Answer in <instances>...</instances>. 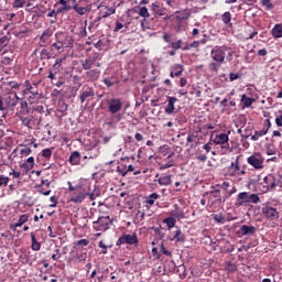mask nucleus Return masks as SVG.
<instances>
[{"instance_id":"1","label":"nucleus","mask_w":282,"mask_h":282,"mask_svg":"<svg viewBox=\"0 0 282 282\" xmlns=\"http://www.w3.org/2000/svg\"><path fill=\"white\" fill-rule=\"evenodd\" d=\"M212 58L216 63L210 64L212 72H217L225 61H232V50L228 46H219L212 50Z\"/></svg>"},{"instance_id":"2","label":"nucleus","mask_w":282,"mask_h":282,"mask_svg":"<svg viewBox=\"0 0 282 282\" xmlns=\"http://www.w3.org/2000/svg\"><path fill=\"white\" fill-rule=\"evenodd\" d=\"M261 198L258 194H250L248 192H241L238 194L236 200V208H241V206H248V204H259Z\"/></svg>"},{"instance_id":"3","label":"nucleus","mask_w":282,"mask_h":282,"mask_svg":"<svg viewBox=\"0 0 282 282\" xmlns=\"http://www.w3.org/2000/svg\"><path fill=\"white\" fill-rule=\"evenodd\" d=\"M55 41L59 44H62V47L72 50L74 47V43H76V40L74 36L63 32L58 31L55 33Z\"/></svg>"},{"instance_id":"4","label":"nucleus","mask_w":282,"mask_h":282,"mask_svg":"<svg viewBox=\"0 0 282 282\" xmlns=\"http://www.w3.org/2000/svg\"><path fill=\"white\" fill-rule=\"evenodd\" d=\"M87 195H89V192L85 187L79 185L78 188L74 193H72L69 202H73V204H83Z\"/></svg>"},{"instance_id":"5","label":"nucleus","mask_w":282,"mask_h":282,"mask_svg":"<svg viewBox=\"0 0 282 282\" xmlns=\"http://www.w3.org/2000/svg\"><path fill=\"white\" fill-rule=\"evenodd\" d=\"M48 78L51 79L52 85H55V87H61L62 85H65V80H67V75H65V73L63 72H51Z\"/></svg>"},{"instance_id":"6","label":"nucleus","mask_w":282,"mask_h":282,"mask_svg":"<svg viewBox=\"0 0 282 282\" xmlns=\"http://www.w3.org/2000/svg\"><path fill=\"white\" fill-rule=\"evenodd\" d=\"M97 11L100 17L108 19V17H111L116 12V7H109L107 2H100L97 6Z\"/></svg>"},{"instance_id":"7","label":"nucleus","mask_w":282,"mask_h":282,"mask_svg":"<svg viewBox=\"0 0 282 282\" xmlns=\"http://www.w3.org/2000/svg\"><path fill=\"white\" fill-rule=\"evenodd\" d=\"M122 243H127L128 246H138V243H140V240L138 239V235L127 234L121 236L117 241V246H122Z\"/></svg>"},{"instance_id":"8","label":"nucleus","mask_w":282,"mask_h":282,"mask_svg":"<svg viewBox=\"0 0 282 282\" xmlns=\"http://www.w3.org/2000/svg\"><path fill=\"white\" fill-rule=\"evenodd\" d=\"M248 164L252 166L253 169H257L258 171H261L263 169V162L264 159L261 156V154L256 153L247 159Z\"/></svg>"},{"instance_id":"9","label":"nucleus","mask_w":282,"mask_h":282,"mask_svg":"<svg viewBox=\"0 0 282 282\" xmlns=\"http://www.w3.org/2000/svg\"><path fill=\"white\" fill-rule=\"evenodd\" d=\"M53 34H54V32L52 31V29H45L39 39L40 47H47V45H50V43H52Z\"/></svg>"},{"instance_id":"10","label":"nucleus","mask_w":282,"mask_h":282,"mask_svg":"<svg viewBox=\"0 0 282 282\" xmlns=\"http://www.w3.org/2000/svg\"><path fill=\"white\" fill-rule=\"evenodd\" d=\"M108 111L115 116L119 111H122V100L120 98H112L108 101Z\"/></svg>"},{"instance_id":"11","label":"nucleus","mask_w":282,"mask_h":282,"mask_svg":"<svg viewBox=\"0 0 282 282\" xmlns=\"http://www.w3.org/2000/svg\"><path fill=\"white\" fill-rule=\"evenodd\" d=\"M262 215H264V217L269 219V221H274L279 219V212L276 210V208L270 205H267L262 208Z\"/></svg>"},{"instance_id":"12","label":"nucleus","mask_w":282,"mask_h":282,"mask_svg":"<svg viewBox=\"0 0 282 282\" xmlns=\"http://www.w3.org/2000/svg\"><path fill=\"white\" fill-rule=\"evenodd\" d=\"M230 138L226 133H218L214 138V144H221V149H229L230 144L228 141Z\"/></svg>"},{"instance_id":"13","label":"nucleus","mask_w":282,"mask_h":282,"mask_svg":"<svg viewBox=\"0 0 282 282\" xmlns=\"http://www.w3.org/2000/svg\"><path fill=\"white\" fill-rule=\"evenodd\" d=\"M94 228L98 231H105L109 229V217H100L97 221H94Z\"/></svg>"},{"instance_id":"14","label":"nucleus","mask_w":282,"mask_h":282,"mask_svg":"<svg viewBox=\"0 0 282 282\" xmlns=\"http://www.w3.org/2000/svg\"><path fill=\"white\" fill-rule=\"evenodd\" d=\"M72 10H74V12H76V14H78L79 17H85V14H89V12H91V8L89 6L82 7L80 4H78V2H75Z\"/></svg>"},{"instance_id":"15","label":"nucleus","mask_w":282,"mask_h":282,"mask_svg":"<svg viewBox=\"0 0 282 282\" xmlns=\"http://www.w3.org/2000/svg\"><path fill=\"white\" fill-rule=\"evenodd\" d=\"M175 102H177L176 97H167V105L165 107V113H167V116L175 113Z\"/></svg>"},{"instance_id":"16","label":"nucleus","mask_w":282,"mask_h":282,"mask_svg":"<svg viewBox=\"0 0 282 282\" xmlns=\"http://www.w3.org/2000/svg\"><path fill=\"white\" fill-rule=\"evenodd\" d=\"M152 11L156 17H164V21H169V19H171V17L166 15V9L160 8L156 3H152Z\"/></svg>"},{"instance_id":"17","label":"nucleus","mask_w":282,"mask_h":282,"mask_svg":"<svg viewBox=\"0 0 282 282\" xmlns=\"http://www.w3.org/2000/svg\"><path fill=\"white\" fill-rule=\"evenodd\" d=\"M229 173L232 177H237V175L241 173V167L239 166V158H237L235 162H231L229 166Z\"/></svg>"},{"instance_id":"18","label":"nucleus","mask_w":282,"mask_h":282,"mask_svg":"<svg viewBox=\"0 0 282 282\" xmlns=\"http://www.w3.org/2000/svg\"><path fill=\"white\" fill-rule=\"evenodd\" d=\"M254 232H257V227L254 226L242 225L240 227V235L242 237H247V235H254Z\"/></svg>"},{"instance_id":"19","label":"nucleus","mask_w":282,"mask_h":282,"mask_svg":"<svg viewBox=\"0 0 282 282\" xmlns=\"http://www.w3.org/2000/svg\"><path fill=\"white\" fill-rule=\"evenodd\" d=\"M95 95L96 93L94 91V88H88L79 95V100L80 102H85L88 98H94Z\"/></svg>"},{"instance_id":"20","label":"nucleus","mask_w":282,"mask_h":282,"mask_svg":"<svg viewBox=\"0 0 282 282\" xmlns=\"http://www.w3.org/2000/svg\"><path fill=\"white\" fill-rule=\"evenodd\" d=\"M68 162L73 166H78V164H80V152L74 151L73 153H70Z\"/></svg>"},{"instance_id":"21","label":"nucleus","mask_w":282,"mask_h":282,"mask_svg":"<svg viewBox=\"0 0 282 282\" xmlns=\"http://www.w3.org/2000/svg\"><path fill=\"white\" fill-rule=\"evenodd\" d=\"M50 50L52 54H63V52L65 51L64 46H62V44L56 40L53 44H51Z\"/></svg>"},{"instance_id":"22","label":"nucleus","mask_w":282,"mask_h":282,"mask_svg":"<svg viewBox=\"0 0 282 282\" xmlns=\"http://www.w3.org/2000/svg\"><path fill=\"white\" fill-rule=\"evenodd\" d=\"M21 121H22V124H24V127H28V129H33L34 128V117H32V116H28V117L22 116Z\"/></svg>"},{"instance_id":"23","label":"nucleus","mask_w":282,"mask_h":282,"mask_svg":"<svg viewBox=\"0 0 282 282\" xmlns=\"http://www.w3.org/2000/svg\"><path fill=\"white\" fill-rule=\"evenodd\" d=\"M221 21L225 25H228V28H232V14L230 13V11H226L225 13H223Z\"/></svg>"},{"instance_id":"24","label":"nucleus","mask_w":282,"mask_h":282,"mask_svg":"<svg viewBox=\"0 0 282 282\" xmlns=\"http://www.w3.org/2000/svg\"><path fill=\"white\" fill-rule=\"evenodd\" d=\"M28 219H30L28 214L21 215L19 220L12 225V230H17V228H21V226H23V224H26Z\"/></svg>"},{"instance_id":"25","label":"nucleus","mask_w":282,"mask_h":282,"mask_svg":"<svg viewBox=\"0 0 282 282\" xmlns=\"http://www.w3.org/2000/svg\"><path fill=\"white\" fill-rule=\"evenodd\" d=\"M263 135H268V129L263 128L262 130H256L254 134L251 135V140L253 142H257V141H259V139L263 138Z\"/></svg>"},{"instance_id":"26","label":"nucleus","mask_w":282,"mask_h":282,"mask_svg":"<svg viewBox=\"0 0 282 282\" xmlns=\"http://www.w3.org/2000/svg\"><path fill=\"white\" fill-rule=\"evenodd\" d=\"M273 39H282V24H275L271 30Z\"/></svg>"},{"instance_id":"27","label":"nucleus","mask_w":282,"mask_h":282,"mask_svg":"<svg viewBox=\"0 0 282 282\" xmlns=\"http://www.w3.org/2000/svg\"><path fill=\"white\" fill-rule=\"evenodd\" d=\"M58 3L64 6V10H72L76 4V0H59Z\"/></svg>"},{"instance_id":"28","label":"nucleus","mask_w":282,"mask_h":282,"mask_svg":"<svg viewBox=\"0 0 282 282\" xmlns=\"http://www.w3.org/2000/svg\"><path fill=\"white\" fill-rule=\"evenodd\" d=\"M172 182L173 181L171 180V175L161 176L158 178V183L160 184V186H171Z\"/></svg>"},{"instance_id":"29","label":"nucleus","mask_w":282,"mask_h":282,"mask_svg":"<svg viewBox=\"0 0 282 282\" xmlns=\"http://www.w3.org/2000/svg\"><path fill=\"white\" fill-rule=\"evenodd\" d=\"M54 55V53H52V50H47V48H42L41 53H40V57L42 58V61H47L50 59L52 56Z\"/></svg>"},{"instance_id":"30","label":"nucleus","mask_w":282,"mask_h":282,"mask_svg":"<svg viewBox=\"0 0 282 282\" xmlns=\"http://www.w3.org/2000/svg\"><path fill=\"white\" fill-rule=\"evenodd\" d=\"M241 102L243 107H252L254 102V98L252 97H247L246 95H241Z\"/></svg>"},{"instance_id":"31","label":"nucleus","mask_w":282,"mask_h":282,"mask_svg":"<svg viewBox=\"0 0 282 282\" xmlns=\"http://www.w3.org/2000/svg\"><path fill=\"white\" fill-rule=\"evenodd\" d=\"M160 199V196L158 193H152L150 194L147 199H145V204H148L149 206H153V204H155V200Z\"/></svg>"},{"instance_id":"32","label":"nucleus","mask_w":282,"mask_h":282,"mask_svg":"<svg viewBox=\"0 0 282 282\" xmlns=\"http://www.w3.org/2000/svg\"><path fill=\"white\" fill-rule=\"evenodd\" d=\"M261 6L267 12L274 10V3L271 0H261Z\"/></svg>"},{"instance_id":"33","label":"nucleus","mask_w":282,"mask_h":282,"mask_svg":"<svg viewBox=\"0 0 282 282\" xmlns=\"http://www.w3.org/2000/svg\"><path fill=\"white\" fill-rule=\"evenodd\" d=\"M197 47H199V42L198 41H194L192 43L188 44V42H185L184 47H183V52H188V50H197Z\"/></svg>"},{"instance_id":"34","label":"nucleus","mask_w":282,"mask_h":282,"mask_svg":"<svg viewBox=\"0 0 282 282\" xmlns=\"http://www.w3.org/2000/svg\"><path fill=\"white\" fill-rule=\"evenodd\" d=\"M31 248L32 250L39 251L41 250V242L36 241V236H34V232H31Z\"/></svg>"},{"instance_id":"35","label":"nucleus","mask_w":282,"mask_h":282,"mask_svg":"<svg viewBox=\"0 0 282 282\" xmlns=\"http://www.w3.org/2000/svg\"><path fill=\"white\" fill-rule=\"evenodd\" d=\"M138 14L139 17H142V19H149V17H151L147 7H139Z\"/></svg>"},{"instance_id":"36","label":"nucleus","mask_w":282,"mask_h":282,"mask_svg":"<svg viewBox=\"0 0 282 282\" xmlns=\"http://www.w3.org/2000/svg\"><path fill=\"white\" fill-rule=\"evenodd\" d=\"M163 224H166L169 230H171V228H175V224H177V219L173 217H167L163 220Z\"/></svg>"},{"instance_id":"37","label":"nucleus","mask_w":282,"mask_h":282,"mask_svg":"<svg viewBox=\"0 0 282 282\" xmlns=\"http://www.w3.org/2000/svg\"><path fill=\"white\" fill-rule=\"evenodd\" d=\"M184 235H182V230L177 229L175 231V235L173 238H171V241H178V242H184L185 241Z\"/></svg>"},{"instance_id":"38","label":"nucleus","mask_w":282,"mask_h":282,"mask_svg":"<svg viewBox=\"0 0 282 282\" xmlns=\"http://www.w3.org/2000/svg\"><path fill=\"white\" fill-rule=\"evenodd\" d=\"M173 29L176 33L182 32V30H184V22L182 20H176L173 23Z\"/></svg>"},{"instance_id":"39","label":"nucleus","mask_w":282,"mask_h":282,"mask_svg":"<svg viewBox=\"0 0 282 282\" xmlns=\"http://www.w3.org/2000/svg\"><path fill=\"white\" fill-rule=\"evenodd\" d=\"M185 43L182 40H177L176 42L171 43L172 50H183L184 51Z\"/></svg>"},{"instance_id":"40","label":"nucleus","mask_w":282,"mask_h":282,"mask_svg":"<svg viewBox=\"0 0 282 282\" xmlns=\"http://www.w3.org/2000/svg\"><path fill=\"white\" fill-rule=\"evenodd\" d=\"M141 30H143V32L151 30V22H149V18H143V20H141Z\"/></svg>"},{"instance_id":"41","label":"nucleus","mask_w":282,"mask_h":282,"mask_svg":"<svg viewBox=\"0 0 282 282\" xmlns=\"http://www.w3.org/2000/svg\"><path fill=\"white\" fill-rule=\"evenodd\" d=\"M196 160H198V162H206L208 160V156L202 153V150L198 149L196 151Z\"/></svg>"},{"instance_id":"42","label":"nucleus","mask_w":282,"mask_h":282,"mask_svg":"<svg viewBox=\"0 0 282 282\" xmlns=\"http://www.w3.org/2000/svg\"><path fill=\"white\" fill-rule=\"evenodd\" d=\"M8 184H10V177L0 175V188L8 186Z\"/></svg>"},{"instance_id":"43","label":"nucleus","mask_w":282,"mask_h":282,"mask_svg":"<svg viewBox=\"0 0 282 282\" xmlns=\"http://www.w3.org/2000/svg\"><path fill=\"white\" fill-rule=\"evenodd\" d=\"M173 217L176 219H184L186 217V214H184V210H173Z\"/></svg>"},{"instance_id":"44","label":"nucleus","mask_w":282,"mask_h":282,"mask_svg":"<svg viewBox=\"0 0 282 282\" xmlns=\"http://www.w3.org/2000/svg\"><path fill=\"white\" fill-rule=\"evenodd\" d=\"M0 111L2 112V118H7L8 110H6V106H3V97L0 96Z\"/></svg>"},{"instance_id":"45","label":"nucleus","mask_w":282,"mask_h":282,"mask_svg":"<svg viewBox=\"0 0 282 282\" xmlns=\"http://www.w3.org/2000/svg\"><path fill=\"white\" fill-rule=\"evenodd\" d=\"M26 91H29V94H31L32 96H39V88L36 87V84L29 87Z\"/></svg>"},{"instance_id":"46","label":"nucleus","mask_w":282,"mask_h":282,"mask_svg":"<svg viewBox=\"0 0 282 282\" xmlns=\"http://www.w3.org/2000/svg\"><path fill=\"white\" fill-rule=\"evenodd\" d=\"M171 166H175L174 161H169L167 163H163L160 165V171H165V169H171Z\"/></svg>"},{"instance_id":"47","label":"nucleus","mask_w":282,"mask_h":282,"mask_svg":"<svg viewBox=\"0 0 282 282\" xmlns=\"http://www.w3.org/2000/svg\"><path fill=\"white\" fill-rule=\"evenodd\" d=\"M25 6V0H13L12 8H23Z\"/></svg>"},{"instance_id":"48","label":"nucleus","mask_w":282,"mask_h":282,"mask_svg":"<svg viewBox=\"0 0 282 282\" xmlns=\"http://www.w3.org/2000/svg\"><path fill=\"white\" fill-rule=\"evenodd\" d=\"M117 172L119 175H122V177H124V175H127V165H119L117 167Z\"/></svg>"},{"instance_id":"49","label":"nucleus","mask_w":282,"mask_h":282,"mask_svg":"<svg viewBox=\"0 0 282 282\" xmlns=\"http://www.w3.org/2000/svg\"><path fill=\"white\" fill-rule=\"evenodd\" d=\"M163 41L170 45L173 43V35L171 33L163 34Z\"/></svg>"},{"instance_id":"50","label":"nucleus","mask_w":282,"mask_h":282,"mask_svg":"<svg viewBox=\"0 0 282 282\" xmlns=\"http://www.w3.org/2000/svg\"><path fill=\"white\" fill-rule=\"evenodd\" d=\"M52 149L54 148H46L42 151V158H52Z\"/></svg>"},{"instance_id":"51","label":"nucleus","mask_w":282,"mask_h":282,"mask_svg":"<svg viewBox=\"0 0 282 282\" xmlns=\"http://www.w3.org/2000/svg\"><path fill=\"white\" fill-rule=\"evenodd\" d=\"M98 28H100V23L97 20H93L89 23L88 30H91V29L98 30Z\"/></svg>"},{"instance_id":"52","label":"nucleus","mask_w":282,"mask_h":282,"mask_svg":"<svg viewBox=\"0 0 282 282\" xmlns=\"http://www.w3.org/2000/svg\"><path fill=\"white\" fill-rule=\"evenodd\" d=\"M53 68L56 69L57 72H61V69H63V59H57Z\"/></svg>"},{"instance_id":"53","label":"nucleus","mask_w":282,"mask_h":282,"mask_svg":"<svg viewBox=\"0 0 282 282\" xmlns=\"http://www.w3.org/2000/svg\"><path fill=\"white\" fill-rule=\"evenodd\" d=\"M91 65H94V61H91V59H85L83 62L84 69H89L91 67Z\"/></svg>"},{"instance_id":"54","label":"nucleus","mask_w":282,"mask_h":282,"mask_svg":"<svg viewBox=\"0 0 282 282\" xmlns=\"http://www.w3.org/2000/svg\"><path fill=\"white\" fill-rule=\"evenodd\" d=\"M104 83L107 85V87H113V85H116V79L105 78Z\"/></svg>"},{"instance_id":"55","label":"nucleus","mask_w":282,"mask_h":282,"mask_svg":"<svg viewBox=\"0 0 282 282\" xmlns=\"http://www.w3.org/2000/svg\"><path fill=\"white\" fill-rule=\"evenodd\" d=\"M8 42H9V40H8L7 35L0 37V46L1 47H6V45H8Z\"/></svg>"},{"instance_id":"56","label":"nucleus","mask_w":282,"mask_h":282,"mask_svg":"<svg viewBox=\"0 0 282 282\" xmlns=\"http://www.w3.org/2000/svg\"><path fill=\"white\" fill-rule=\"evenodd\" d=\"M214 219L217 224H224V216L221 214L214 215Z\"/></svg>"},{"instance_id":"57","label":"nucleus","mask_w":282,"mask_h":282,"mask_svg":"<svg viewBox=\"0 0 282 282\" xmlns=\"http://www.w3.org/2000/svg\"><path fill=\"white\" fill-rule=\"evenodd\" d=\"M237 78H241V75L238 73H230L229 80L232 83V80H237Z\"/></svg>"},{"instance_id":"58","label":"nucleus","mask_w":282,"mask_h":282,"mask_svg":"<svg viewBox=\"0 0 282 282\" xmlns=\"http://www.w3.org/2000/svg\"><path fill=\"white\" fill-rule=\"evenodd\" d=\"M50 202L52 203V204L50 205V207H51V208H56V205L58 204V200L56 199V196H52V197L50 198Z\"/></svg>"},{"instance_id":"59","label":"nucleus","mask_w":282,"mask_h":282,"mask_svg":"<svg viewBox=\"0 0 282 282\" xmlns=\"http://www.w3.org/2000/svg\"><path fill=\"white\" fill-rule=\"evenodd\" d=\"M279 113H281V115H280V117L275 118V124H276V127H282V110H280Z\"/></svg>"},{"instance_id":"60","label":"nucleus","mask_w":282,"mask_h":282,"mask_svg":"<svg viewBox=\"0 0 282 282\" xmlns=\"http://www.w3.org/2000/svg\"><path fill=\"white\" fill-rule=\"evenodd\" d=\"M122 28H124V24H122L121 22L117 21L113 32H120V30H122Z\"/></svg>"},{"instance_id":"61","label":"nucleus","mask_w":282,"mask_h":282,"mask_svg":"<svg viewBox=\"0 0 282 282\" xmlns=\"http://www.w3.org/2000/svg\"><path fill=\"white\" fill-rule=\"evenodd\" d=\"M76 246H89V240L87 239H80L77 241Z\"/></svg>"},{"instance_id":"62","label":"nucleus","mask_w":282,"mask_h":282,"mask_svg":"<svg viewBox=\"0 0 282 282\" xmlns=\"http://www.w3.org/2000/svg\"><path fill=\"white\" fill-rule=\"evenodd\" d=\"M21 155H30L32 153V149L24 148L20 151Z\"/></svg>"},{"instance_id":"63","label":"nucleus","mask_w":282,"mask_h":282,"mask_svg":"<svg viewBox=\"0 0 282 282\" xmlns=\"http://www.w3.org/2000/svg\"><path fill=\"white\" fill-rule=\"evenodd\" d=\"M26 163L29 164V165H28L29 169H33V167H34V156H30V158L26 160Z\"/></svg>"},{"instance_id":"64","label":"nucleus","mask_w":282,"mask_h":282,"mask_svg":"<svg viewBox=\"0 0 282 282\" xmlns=\"http://www.w3.org/2000/svg\"><path fill=\"white\" fill-rule=\"evenodd\" d=\"M67 185H68V191L70 193H74L80 186V185L74 186L72 185V182H68Z\"/></svg>"}]
</instances>
